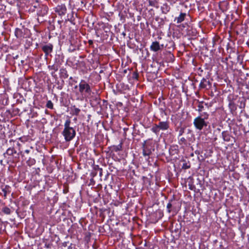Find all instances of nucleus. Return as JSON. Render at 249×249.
Here are the masks:
<instances>
[{"label":"nucleus","mask_w":249,"mask_h":249,"mask_svg":"<svg viewBox=\"0 0 249 249\" xmlns=\"http://www.w3.org/2000/svg\"><path fill=\"white\" fill-rule=\"evenodd\" d=\"M71 121L70 119L66 120L64 124V129L61 134L64 137L66 142H70L76 136V131L72 127L70 126Z\"/></svg>","instance_id":"f257e3e1"},{"label":"nucleus","mask_w":249,"mask_h":249,"mask_svg":"<svg viewBox=\"0 0 249 249\" xmlns=\"http://www.w3.org/2000/svg\"><path fill=\"white\" fill-rule=\"evenodd\" d=\"M79 91L82 97L81 100L84 98H89L91 94L92 90L90 85L84 80H81L78 85Z\"/></svg>","instance_id":"f03ea898"},{"label":"nucleus","mask_w":249,"mask_h":249,"mask_svg":"<svg viewBox=\"0 0 249 249\" xmlns=\"http://www.w3.org/2000/svg\"><path fill=\"white\" fill-rule=\"evenodd\" d=\"M204 118L201 116L196 117L194 120V124L196 129L201 130L204 127H206L208 125V122L205 120L208 118L209 115L207 113H204Z\"/></svg>","instance_id":"7ed1b4c3"},{"label":"nucleus","mask_w":249,"mask_h":249,"mask_svg":"<svg viewBox=\"0 0 249 249\" xmlns=\"http://www.w3.org/2000/svg\"><path fill=\"white\" fill-rule=\"evenodd\" d=\"M41 48L42 50L45 53V56L47 57L53 52V44L48 43L47 44L42 45Z\"/></svg>","instance_id":"20e7f679"},{"label":"nucleus","mask_w":249,"mask_h":249,"mask_svg":"<svg viewBox=\"0 0 249 249\" xmlns=\"http://www.w3.org/2000/svg\"><path fill=\"white\" fill-rule=\"evenodd\" d=\"M154 150V149L152 150L151 146L146 144V142L142 144V155L143 156H149L152 154V151Z\"/></svg>","instance_id":"39448f33"},{"label":"nucleus","mask_w":249,"mask_h":249,"mask_svg":"<svg viewBox=\"0 0 249 249\" xmlns=\"http://www.w3.org/2000/svg\"><path fill=\"white\" fill-rule=\"evenodd\" d=\"M55 12L59 16H64L67 12V8L64 4L58 5L55 8Z\"/></svg>","instance_id":"423d86ee"},{"label":"nucleus","mask_w":249,"mask_h":249,"mask_svg":"<svg viewBox=\"0 0 249 249\" xmlns=\"http://www.w3.org/2000/svg\"><path fill=\"white\" fill-rule=\"evenodd\" d=\"M4 156L6 157V155L11 156L16 159L19 158V153H17V151L14 147H10L8 148L5 153H4Z\"/></svg>","instance_id":"0eeeda50"},{"label":"nucleus","mask_w":249,"mask_h":249,"mask_svg":"<svg viewBox=\"0 0 249 249\" xmlns=\"http://www.w3.org/2000/svg\"><path fill=\"white\" fill-rule=\"evenodd\" d=\"M163 47V44L160 45L159 42L156 41L152 42L150 47V49L151 51L156 52L160 50Z\"/></svg>","instance_id":"6e6552de"},{"label":"nucleus","mask_w":249,"mask_h":249,"mask_svg":"<svg viewBox=\"0 0 249 249\" xmlns=\"http://www.w3.org/2000/svg\"><path fill=\"white\" fill-rule=\"evenodd\" d=\"M158 125L161 130H167L169 127V123L167 121L160 122Z\"/></svg>","instance_id":"1a4fd4ad"},{"label":"nucleus","mask_w":249,"mask_h":249,"mask_svg":"<svg viewBox=\"0 0 249 249\" xmlns=\"http://www.w3.org/2000/svg\"><path fill=\"white\" fill-rule=\"evenodd\" d=\"M186 15L187 14L185 13H180V14L178 17L175 18L174 21L176 22L177 23H181L182 21L184 20L185 18L186 17Z\"/></svg>","instance_id":"9d476101"},{"label":"nucleus","mask_w":249,"mask_h":249,"mask_svg":"<svg viewBox=\"0 0 249 249\" xmlns=\"http://www.w3.org/2000/svg\"><path fill=\"white\" fill-rule=\"evenodd\" d=\"M210 85V82L209 81L207 80L205 78H203L199 84V88L201 89H206L207 88V86Z\"/></svg>","instance_id":"9b49d317"},{"label":"nucleus","mask_w":249,"mask_h":249,"mask_svg":"<svg viewBox=\"0 0 249 249\" xmlns=\"http://www.w3.org/2000/svg\"><path fill=\"white\" fill-rule=\"evenodd\" d=\"M15 35L18 38L22 39L24 37V34L21 29L16 28L15 31Z\"/></svg>","instance_id":"f8f14e48"},{"label":"nucleus","mask_w":249,"mask_h":249,"mask_svg":"<svg viewBox=\"0 0 249 249\" xmlns=\"http://www.w3.org/2000/svg\"><path fill=\"white\" fill-rule=\"evenodd\" d=\"M222 135L223 140L226 142H230L231 141V139L232 137L230 135V134L227 131H223L222 133Z\"/></svg>","instance_id":"ddd939ff"},{"label":"nucleus","mask_w":249,"mask_h":249,"mask_svg":"<svg viewBox=\"0 0 249 249\" xmlns=\"http://www.w3.org/2000/svg\"><path fill=\"white\" fill-rule=\"evenodd\" d=\"M60 76L64 79H66L68 77L69 74L66 69L62 68L60 70Z\"/></svg>","instance_id":"4468645a"},{"label":"nucleus","mask_w":249,"mask_h":249,"mask_svg":"<svg viewBox=\"0 0 249 249\" xmlns=\"http://www.w3.org/2000/svg\"><path fill=\"white\" fill-rule=\"evenodd\" d=\"M71 114L78 116L80 112V109L76 107L75 106H73L71 107Z\"/></svg>","instance_id":"2eb2a0df"},{"label":"nucleus","mask_w":249,"mask_h":249,"mask_svg":"<svg viewBox=\"0 0 249 249\" xmlns=\"http://www.w3.org/2000/svg\"><path fill=\"white\" fill-rule=\"evenodd\" d=\"M161 10L162 13L166 14L170 11V7L167 3H165L161 7Z\"/></svg>","instance_id":"dca6fc26"},{"label":"nucleus","mask_w":249,"mask_h":249,"mask_svg":"<svg viewBox=\"0 0 249 249\" xmlns=\"http://www.w3.org/2000/svg\"><path fill=\"white\" fill-rule=\"evenodd\" d=\"M228 106L231 111H234L236 110V106L234 102L232 100H230Z\"/></svg>","instance_id":"f3484780"},{"label":"nucleus","mask_w":249,"mask_h":249,"mask_svg":"<svg viewBox=\"0 0 249 249\" xmlns=\"http://www.w3.org/2000/svg\"><path fill=\"white\" fill-rule=\"evenodd\" d=\"M151 131L156 134L157 135L159 134L160 131V130L158 124H154L151 129Z\"/></svg>","instance_id":"a211bd4d"},{"label":"nucleus","mask_w":249,"mask_h":249,"mask_svg":"<svg viewBox=\"0 0 249 249\" xmlns=\"http://www.w3.org/2000/svg\"><path fill=\"white\" fill-rule=\"evenodd\" d=\"M197 102L198 103L197 106L198 109L197 110L199 112H201L204 109V106L203 105L204 102L203 101H199L198 100H197Z\"/></svg>","instance_id":"6ab92c4d"},{"label":"nucleus","mask_w":249,"mask_h":249,"mask_svg":"<svg viewBox=\"0 0 249 249\" xmlns=\"http://www.w3.org/2000/svg\"><path fill=\"white\" fill-rule=\"evenodd\" d=\"M2 191L3 193V195L6 196L7 194L10 193L9 187L5 186L4 188L2 189Z\"/></svg>","instance_id":"aec40b11"},{"label":"nucleus","mask_w":249,"mask_h":249,"mask_svg":"<svg viewBox=\"0 0 249 249\" xmlns=\"http://www.w3.org/2000/svg\"><path fill=\"white\" fill-rule=\"evenodd\" d=\"M36 163V160L34 159H30L28 160L27 161V164L29 166H32L35 164Z\"/></svg>","instance_id":"412c9836"},{"label":"nucleus","mask_w":249,"mask_h":249,"mask_svg":"<svg viewBox=\"0 0 249 249\" xmlns=\"http://www.w3.org/2000/svg\"><path fill=\"white\" fill-rule=\"evenodd\" d=\"M178 143L179 144H186L187 141L186 139L184 137H181L178 141Z\"/></svg>","instance_id":"4be33fe9"},{"label":"nucleus","mask_w":249,"mask_h":249,"mask_svg":"<svg viewBox=\"0 0 249 249\" xmlns=\"http://www.w3.org/2000/svg\"><path fill=\"white\" fill-rule=\"evenodd\" d=\"M2 212L6 214H9L11 213V210L9 208L5 207L3 208Z\"/></svg>","instance_id":"5701e85b"},{"label":"nucleus","mask_w":249,"mask_h":249,"mask_svg":"<svg viewBox=\"0 0 249 249\" xmlns=\"http://www.w3.org/2000/svg\"><path fill=\"white\" fill-rule=\"evenodd\" d=\"M46 107L50 109H53V103L51 100L48 101L46 104Z\"/></svg>","instance_id":"b1692460"},{"label":"nucleus","mask_w":249,"mask_h":249,"mask_svg":"<svg viewBox=\"0 0 249 249\" xmlns=\"http://www.w3.org/2000/svg\"><path fill=\"white\" fill-rule=\"evenodd\" d=\"M49 68L51 70H53L54 71H57V70L58 69L57 66H56L55 65H53L52 66H49Z\"/></svg>","instance_id":"393cba45"},{"label":"nucleus","mask_w":249,"mask_h":249,"mask_svg":"<svg viewBox=\"0 0 249 249\" xmlns=\"http://www.w3.org/2000/svg\"><path fill=\"white\" fill-rule=\"evenodd\" d=\"M185 132V128H183V127H181L179 129V131H178V137L181 136V135H183V134Z\"/></svg>","instance_id":"a878e982"},{"label":"nucleus","mask_w":249,"mask_h":249,"mask_svg":"<svg viewBox=\"0 0 249 249\" xmlns=\"http://www.w3.org/2000/svg\"><path fill=\"white\" fill-rule=\"evenodd\" d=\"M73 13H72L71 14V18H68V20L70 21L71 22V23H72L73 24H75V23L74 22V18H73Z\"/></svg>","instance_id":"bb28decb"},{"label":"nucleus","mask_w":249,"mask_h":249,"mask_svg":"<svg viewBox=\"0 0 249 249\" xmlns=\"http://www.w3.org/2000/svg\"><path fill=\"white\" fill-rule=\"evenodd\" d=\"M172 206V204H171V202H169L167 204V211H168V213H170L171 212V208Z\"/></svg>","instance_id":"cd10ccee"},{"label":"nucleus","mask_w":249,"mask_h":249,"mask_svg":"<svg viewBox=\"0 0 249 249\" xmlns=\"http://www.w3.org/2000/svg\"><path fill=\"white\" fill-rule=\"evenodd\" d=\"M190 168V165H188L187 163H184L182 165V168L187 169Z\"/></svg>","instance_id":"c85d7f7f"},{"label":"nucleus","mask_w":249,"mask_h":249,"mask_svg":"<svg viewBox=\"0 0 249 249\" xmlns=\"http://www.w3.org/2000/svg\"><path fill=\"white\" fill-rule=\"evenodd\" d=\"M246 105L245 100L243 98L242 100L241 101V105L240 106V108H244Z\"/></svg>","instance_id":"c756f323"},{"label":"nucleus","mask_w":249,"mask_h":249,"mask_svg":"<svg viewBox=\"0 0 249 249\" xmlns=\"http://www.w3.org/2000/svg\"><path fill=\"white\" fill-rule=\"evenodd\" d=\"M188 185H189V189H190L191 190H195V186L194 185H193V184L189 183Z\"/></svg>","instance_id":"7c9ffc66"},{"label":"nucleus","mask_w":249,"mask_h":249,"mask_svg":"<svg viewBox=\"0 0 249 249\" xmlns=\"http://www.w3.org/2000/svg\"><path fill=\"white\" fill-rule=\"evenodd\" d=\"M74 248H75L74 245L73 244L71 243L70 246L68 247V249H74Z\"/></svg>","instance_id":"2f4dec72"},{"label":"nucleus","mask_w":249,"mask_h":249,"mask_svg":"<svg viewBox=\"0 0 249 249\" xmlns=\"http://www.w3.org/2000/svg\"><path fill=\"white\" fill-rule=\"evenodd\" d=\"M149 2V4L151 6H155V3L154 1L150 0Z\"/></svg>","instance_id":"473e14b6"},{"label":"nucleus","mask_w":249,"mask_h":249,"mask_svg":"<svg viewBox=\"0 0 249 249\" xmlns=\"http://www.w3.org/2000/svg\"><path fill=\"white\" fill-rule=\"evenodd\" d=\"M48 8L46 6L44 7V14H45L47 13Z\"/></svg>","instance_id":"72a5a7b5"},{"label":"nucleus","mask_w":249,"mask_h":249,"mask_svg":"<svg viewBox=\"0 0 249 249\" xmlns=\"http://www.w3.org/2000/svg\"><path fill=\"white\" fill-rule=\"evenodd\" d=\"M68 243V242H64L62 243V246L64 247H66L67 246V244Z\"/></svg>","instance_id":"f704fd0d"},{"label":"nucleus","mask_w":249,"mask_h":249,"mask_svg":"<svg viewBox=\"0 0 249 249\" xmlns=\"http://www.w3.org/2000/svg\"><path fill=\"white\" fill-rule=\"evenodd\" d=\"M18 55H16L13 56V58L14 59H18Z\"/></svg>","instance_id":"c9c22d12"},{"label":"nucleus","mask_w":249,"mask_h":249,"mask_svg":"<svg viewBox=\"0 0 249 249\" xmlns=\"http://www.w3.org/2000/svg\"><path fill=\"white\" fill-rule=\"evenodd\" d=\"M29 152H30V150L26 149V150H25V153H26L27 154L29 153Z\"/></svg>","instance_id":"e433bc0d"},{"label":"nucleus","mask_w":249,"mask_h":249,"mask_svg":"<svg viewBox=\"0 0 249 249\" xmlns=\"http://www.w3.org/2000/svg\"><path fill=\"white\" fill-rule=\"evenodd\" d=\"M191 132H192V131L190 129H187V134L191 133Z\"/></svg>","instance_id":"4c0bfd02"},{"label":"nucleus","mask_w":249,"mask_h":249,"mask_svg":"<svg viewBox=\"0 0 249 249\" xmlns=\"http://www.w3.org/2000/svg\"><path fill=\"white\" fill-rule=\"evenodd\" d=\"M89 44H92L93 41L91 40H89Z\"/></svg>","instance_id":"58836bf2"},{"label":"nucleus","mask_w":249,"mask_h":249,"mask_svg":"<svg viewBox=\"0 0 249 249\" xmlns=\"http://www.w3.org/2000/svg\"><path fill=\"white\" fill-rule=\"evenodd\" d=\"M81 64H83V65H84V64H85V63H84V62H81Z\"/></svg>","instance_id":"ea45409f"},{"label":"nucleus","mask_w":249,"mask_h":249,"mask_svg":"<svg viewBox=\"0 0 249 249\" xmlns=\"http://www.w3.org/2000/svg\"><path fill=\"white\" fill-rule=\"evenodd\" d=\"M214 40H213V44H214Z\"/></svg>","instance_id":"a19ab883"},{"label":"nucleus","mask_w":249,"mask_h":249,"mask_svg":"<svg viewBox=\"0 0 249 249\" xmlns=\"http://www.w3.org/2000/svg\"><path fill=\"white\" fill-rule=\"evenodd\" d=\"M77 87V86H75V88H76Z\"/></svg>","instance_id":"79ce46f5"}]
</instances>
